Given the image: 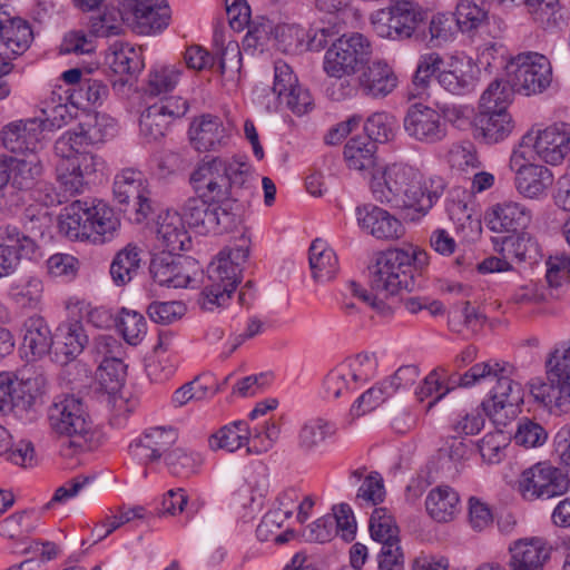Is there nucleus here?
Masks as SVG:
<instances>
[{
	"label": "nucleus",
	"instance_id": "27",
	"mask_svg": "<svg viewBox=\"0 0 570 570\" xmlns=\"http://www.w3.org/2000/svg\"><path fill=\"white\" fill-rule=\"evenodd\" d=\"M487 219L493 232L515 233L525 229L531 224L532 212L522 203L503 200L490 208Z\"/></svg>",
	"mask_w": 570,
	"mask_h": 570
},
{
	"label": "nucleus",
	"instance_id": "12",
	"mask_svg": "<svg viewBox=\"0 0 570 570\" xmlns=\"http://www.w3.org/2000/svg\"><path fill=\"white\" fill-rule=\"evenodd\" d=\"M510 82L514 91L525 96L540 94L552 80L550 61L538 52H522L508 66Z\"/></svg>",
	"mask_w": 570,
	"mask_h": 570
},
{
	"label": "nucleus",
	"instance_id": "57",
	"mask_svg": "<svg viewBox=\"0 0 570 570\" xmlns=\"http://www.w3.org/2000/svg\"><path fill=\"white\" fill-rule=\"evenodd\" d=\"M124 30V18L121 11L117 8H107L104 12L90 18V32L95 37L120 36Z\"/></svg>",
	"mask_w": 570,
	"mask_h": 570
},
{
	"label": "nucleus",
	"instance_id": "54",
	"mask_svg": "<svg viewBox=\"0 0 570 570\" xmlns=\"http://www.w3.org/2000/svg\"><path fill=\"white\" fill-rule=\"evenodd\" d=\"M80 125L85 131L82 135L90 145L104 142L117 134L116 120L106 114L89 116Z\"/></svg>",
	"mask_w": 570,
	"mask_h": 570
},
{
	"label": "nucleus",
	"instance_id": "47",
	"mask_svg": "<svg viewBox=\"0 0 570 570\" xmlns=\"http://www.w3.org/2000/svg\"><path fill=\"white\" fill-rule=\"evenodd\" d=\"M368 530L371 538L381 543H400V530L393 515L385 508H375L371 514Z\"/></svg>",
	"mask_w": 570,
	"mask_h": 570
},
{
	"label": "nucleus",
	"instance_id": "31",
	"mask_svg": "<svg viewBox=\"0 0 570 570\" xmlns=\"http://www.w3.org/2000/svg\"><path fill=\"white\" fill-rule=\"evenodd\" d=\"M157 240L167 253H179L191 246V238L180 213L166 212L158 217Z\"/></svg>",
	"mask_w": 570,
	"mask_h": 570
},
{
	"label": "nucleus",
	"instance_id": "46",
	"mask_svg": "<svg viewBox=\"0 0 570 570\" xmlns=\"http://www.w3.org/2000/svg\"><path fill=\"white\" fill-rule=\"evenodd\" d=\"M454 17L463 32L480 28L488 19L487 0H459Z\"/></svg>",
	"mask_w": 570,
	"mask_h": 570
},
{
	"label": "nucleus",
	"instance_id": "6",
	"mask_svg": "<svg viewBox=\"0 0 570 570\" xmlns=\"http://www.w3.org/2000/svg\"><path fill=\"white\" fill-rule=\"evenodd\" d=\"M547 382L533 380L530 392L544 406L570 407V345L556 347L547 358Z\"/></svg>",
	"mask_w": 570,
	"mask_h": 570
},
{
	"label": "nucleus",
	"instance_id": "2",
	"mask_svg": "<svg viewBox=\"0 0 570 570\" xmlns=\"http://www.w3.org/2000/svg\"><path fill=\"white\" fill-rule=\"evenodd\" d=\"M250 239L240 236L236 244L222 250L207 267V281L199 294L198 304L213 312L227 305L242 279L243 267L249 256Z\"/></svg>",
	"mask_w": 570,
	"mask_h": 570
},
{
	"label": "nucleus",
	"instance_id": "45",
	"mask_svg": "<svg viewBox=\"0 0 570 570\" xmlns=\"http://www.w3.org/2000/svg\"><path fill=\"white\" fill-rule=\"evenodd\" d=\"M214 204L198 196L188 198L183 207L180 215L188 226L197 233L206 235L210 233Z\"/></svg>",
	"mask_w": 570,
	"mask_h": 570
},
{
	"label": "nucleus",
	"instance_id": "44",
	"mask_svg": "<svg viewBox=\"0 0 570 570\" xmlns=\"http://www.w3.org/2000/svg\"><path fill=\"white\" fill-rule=\"evenodd\" d=\"M10 180L18 188H29L33 180L42 173V166L37 153L7 158Z\"/></svg>",
	"mask_w": 570,
	"mask_h": 570
},
{
	"label": "nucleus",
	"instance_id": "56",
	"mask_svg": "<svg viewBox=\"0 0 570 570\" xmlns=\"http://www.w3.org/2000/svg\"><path fill=\"white\" fill-rule=\"evenodd\" d=\"M347 291L352 297L357 298L368 307H371L379 316L390 317L393 315L395 305L384 294H379L373 291L363 287L356 282H350L347 284Z\"/></svg>",
	"mask_w": 570,
	"mask_h": 570
},
{
	"label": "nucleus",
	"instance_id": "55",
	"mask_svg": "<svg viewBox=\"0 0 570 570\" xmlns=\"http://www.w3.org/2000/svg\"><path fill=\"white\" fill-rule=\"evenodd\" d=\"M235 203L236 202L228 198L218 204H214L210 233H228L242 224V215Z\"/></svg>",
	"mask_w": 570,
	"mask_h": 570
},
{
	"label": "nucleus",
	"instance_id": "53",
	"mask_svg": "<svg viewBox=\"0 0 570 570\" xmlns=\"http://www.w3.org/2000/svg\"><path fill=\"white\" fill-rule=\"evenodd\" d=\"M484 322L485 316L470 302L456 304L449 314V326L456 333H461L463 327L475 333L482 328Z\"/></svg>",
	"mask_w": 570,
	"mask_h": 570
},
{
	"label": "nucleus",
	"instance_id": "28",
	"mask_svg": "<svg viewBox=\"0 0 570 570\" xmlns=\"http://www.w3.org/2000/svg\"><path fill=\"white\" fill-rule=\"evenodd\" d=\"M362 68L357 83L362 92L372 98H384L397 87V76L385 60L375 59Z\"/></svg>",
	"mask_w": 570,
	"mask_h": 570
},
{
	"label": "nucleus",
	"instance_id": "13",
	"mask_svg": "<svg viewBox=\"0 0 570 570\" xmlns=\"http://www.w3.org/2000/svg\"><path fill=\"white\" fill-rule=\"evenodd\" d=\"M105 160L95 154L58 157L56 176L65 194L75 196L85 191L98 173L105 169Z\"/></svg>",
	"mask_w": 570,
	"mask_h": 570
},
{
	"label": "nucleus",
	"instance_id": "34",
	"mask_svg": "<svg viewBox=\"0 0 570 570\" xmlns=\"http://www.w3.org/2000/svg\"><path fill=\"white\" fill-rule=\"evenodd\" d=\"M132 12L136 29L142 35L161 31L168 26L170 19L166 0H134Z\"/></svg>",
	"mask_w": 570,
	"mask_h": 570
},
{
	"label": "nucleus",
	"instance_id": "49",
	"mask_svg": "<svg viewBox=\"0 0 570 570\" xmlns=\"http://www.w3.org/2000/svg\"><path fill=\"white\" fill-rule=\"evenodd\" d=\"M164 462L170 474L188 478L198 471L203 459L198 452L185 448H175L166 454Z\"/></svg>",
	"mask_w": 570,
	"mask_h": 570
},
{
	"label": "nucleus",
	"instance_id": "63",
	"mask_svg": "<svg viewBox=\"0 0 570 570\" xmlns=\"http://www.w3.org/2000/svg\"><path fill=\"white\" fill-rule=\"evenodd\" d=\"M487 412L483 405L463 409L453 420L452 429L458 434L474 435L484 426Z\"/></svg>",
	"mask_w": 570,
	"mask_h": 570
},
{
	"label": "nucleus",
	"instance_id": "18",
	"mask_svg": "<svg viewBox=\"0 0 570 570\" xmlns=\"http://www.w3.org/2000/svg\"><path fill=\"white\" fill-rule=\"evenodd\" d=\"M0 278L11 275L21 258L37 259L41 256L38 243L31 236H23L17 226L0 227Z\"/></svg>",
	"mask_w": 570,
	"mask_h": 570
},
{
	"label": "nucleus",
	"instance_id": "19",
	"mask_svg": "<svg viewBox=\"0 0 570 570\" xmlns=\"http://www.w3.org/2000/svg\"><path fill=\"white\" fill-rule=\"evenodd\" d=\"M509 166L515 175L517 190L527 198L539 199L553 184L551 170L544 166L528 163L520 150H513Z\"/></svg>",
	"mask_w": 570,
	"mask_h": 570
},
{
	"label": "nucleus",
	"instance_id": "1",
	"mask_svg": "<svg viewBox=\"0 0 570 570\" xmlns=\"http://www.w3.org/2000/svg\"><path fill=\"white\" fill-rule=\"evenodd\" d=\"M445 183L441 177L423 179L419 169L405 164H392L381 173L373 174L371 190L373 197L392 208L413 209L420 219L443 195Z\"/></svg>",
	"mask_w": 570,
	"mask_h": 570
},
{
	"label": "nucleus",
	"instance_id": "35",
	"mask_svg": "<svg viewBox=\"0 0 570 570\" xmlns=\"http://www.w3.org/2000/svg\"><path fill=\"white\" fill-rule=\"evenodd\" d=\"M435 370H442L443 372L439 377V381H441L442 392H440L438 396L429 403V409L458 387H471L483 383L484 375L489 374L491 366L487 364V362L476 363L463 374L450 371L446 366H438Z\"/></svg>",
	"mask_w": 570,
	"mask_h": 570
},
{
	"label": "nucleus",
	"instance_id": "9",
	"mask_svg": "<svg viewBox=\"0 0 570 570\" xmlns=\"http://www.w3.org/2000/svg\"><path fill=\"white\" fill-rule=\"evenodd\" d=\"M424 19L422 7L414 0H395L371 16L375 33L384 39H410Z\"/></svg>",
	"mask_w": 570,
	"mask_h": 570
},
{
	"label": "nucleus",
	"instance_id": "3",
	"mask_svg": "<svg viewBox=\"0 0 570 570\" xmlns=\"http://www.w3.org/2000/svg\"><path fill=\"white\" fill-rule=\"evenodd\" d=\"M114 210L101 200L77 199L59 215V230L70 239L110 240L119 228Z\"/></svg>",
	"mask_w": 570,
	"mask_h": 570
},
{
	"label": "nucleus",
	"instance_id": "21",
	"mask_svg": "<svg viewBox=\"0 0 570 570\" xmlns=\"http://www.w3.org/2000/svg\"><path fill=\"white\" fill-rule=\"evenodd\" d=\"M114 196L120 205H129L131 202L136 207V213L139 217L146 218L151 212V204L149 199V190L147 189L146 179L144 174L135 169H124L116 175L114 180Z\"/></svg>",
	"mask_w": 570,
	"mask_h": 570
},
{
	"label": "nucleus",
	"instance_id": "50",
	"mask_svg": "<svg viewBox=\"0 0 570 570\" xmlns=\"http://www.w3.org/2000/svg\"><path fill=\"white\" fill-rule=\"evenodd\" d=\"M61 352L67 358H75L88 344V335L81 322L72 320L58 327Z\"/></svg>",
	"mask_w": 570,
	"mask_h": 570
},
{
	"label": "nucleus",
	"instance_id": "48",
	"mask_svg": "<svg viewBox=\"0 0 570 570\" xmlns=\"http://www.w3.org/2000/svg\"><path fill=\"white\" fill-rule=\"evenodd\" d=\"M502 253L518 263H533L541 256L537 239L529 233H520L503 242Z\"/></svg>",
	"mask_w": 570,
	"mask_h": 570
},
{
	"label": "nucleus",
	"instance_id": "43",
	"mask_svg": "<svg viewBox=\"0 0 570 570\" xmlns=\"http://www.w3.org/2000/svg\"><path fill=\"white\" fill-rule=\"evenodd\" d=\"M181 71L176 66H157L153 68L145 81L144 92L148 97H171V92L179 79Z\"/></svg>",
	"mask_w": 570,
	"mask_h": 570
},
{
	"label": "nucleus",
	"instance_id": "20",
	"mask_svg": "<svg viewBox=\"0 0 570 570\" xmlns=\"http://www.w3.org/2000/svg\"><path fill=\"white\" fill-rule=\"evenodd\" d=\"M178 440V431L173 426H153L129 445V452L141 463H155L164 460Z\"/></svg>",
	"mask_w": 570,
	"mask_h": 570
},
{
	"label": "nucleus",
	"instance_id": "25",
	"mask_svg": "<svg viewBox=\"0 0 570 570\" xmlns=\"http://www.w3.org/2000/svg\"><path fill=\"white\" fill-rule=\"evenodd\" d=\"M175 254L163 253L155 256L149 265L150 275L161 286L187 287L191 281L189 268L194 263L188 257H176Z\"/></svg>",
	"mask_w": 570,
	"mask_h": 570
},
{
	"label": "nucleus",
	"instance_id": "41",
	"mask_svg": "<svg viewBox=\"0 0 570 570\" xmlns=\"http://www.w3.org/2000/svg\"><path fill=\"white\" fill-rule=\"evenodd\" d=\"M208 443L214 451L224 450L233 453L252 443L249 426L245 421H234L212 434Z\"/></svg>",
	"mask_w": 570,
	"mask_h": 570
},
{
	"label": "nucleus",
	"instance_id": "32",
	"mask_svg": "<svg viewBox=\"0 0 570 570\" xmlns=\"http://www.w3.org/2000/svg\"><path fill=\"white\" fill-rule=\"evenodd\" d=\"M512 116L504 109H480L475 118V131L485 144H498L507 139L514 129Z\"/></svg>",
	"mask_w": 570,
	"mask_h": 570
},
{
	"label": "nucleus",
	"instance_id": "15",
	"mask_svg": "<svg viewBox=\"0 0 570 570\" xmlns=\"http://www.w3.org/2000/svg\"><path fill=\"white\" fill-rule=\"evenodd\" d=\"M522 145L532 146L542 161L558 165L570 153V125L557 122L544 129L530 131L522 138Z\"/></svg>",
	"mask_w": 570,
	"mask_h": 570
},
{
	"label": "nucleus",
	"instance_id": "29",
	"mask_svg": "<svg viewBox=\"0 0 570 570\" xmlns=\"http://www.w3.org/2000/svg\"><path fill=\"white\" fill-rule=\"evenodd\" d=\"M360 227L380 239L400 238L404 228L402 223L387 210L367 204L356 208Z\"/></svg>",
	"mask_w": 570,
	"mask_h": 570
},
{
	"label": "nucleus",
	"instance_id": "8",
	"mask_svg": "<svg viewBox=\"0 0 570 570\" xmlns=\"http://www.w3.org/2000/svg\"><path fill=\"white\" fill-rule=\"evenodd\" d=\"M372 56V43L360 32L344 33L325 51L324 72L332 78L341 79L357 73Z\"/></svg>",
	"mask_w": 570,
	"mask_h": 570
},
{
	"label": "nucleus",
	"instance_id": "37",
	"mask_svg": "<svg viewBox=\"0 0 570 570\" xmlns=\"http://www.w3.org/2000/svg\"><path fill=\"white\" fill-rule=\"evenodd\" d=\"M425 508L436 522H450L460 510L459 494L449 485H439L429 492Z\"/></svg>",
	"mask_w": 570,
	"mask_h": 570
},
{
	"label": "nucleus",
	"instance_id": "22",
	"mask_svg": "<svg viewBox=\"0 0 570 570\" xmlns=\"http://www.w3.org/2000/svg\"><path fill=\"white\" fill-rule=\"evenodd\" d=\"M33 41L31 24L19 17H11L0 3V55L16 59L23 55Z\"/></svg>",
	"mask_w": 570,
	"mask_h": 570
},
{
	"label": "nucleus",
	"instance_id": "58",
	"mask_svg": "<svg viewBox=\"0 0 570 570\" xmlns=\"http://www.w3.org/2000/svg\"><path fill=\"white\" fill-rule=\"evenodd\" d=\"M396 128L395 117L386 111H377L371 115L364 126L366 135L372 141L386 142L394 137Z\"/></svg>",
	"mask_w": 570,
	"mask_h": 570
},
{
	"label": "nucleus",
	"instance_id": "33",
	"mask_svg": "<svg viewBox=\"0 0 570 570\" xmlns=\"http://www.w3.org/2000/svg\"><path fill=\"white\" fill-rule=\"evenodd\" d=\"M22 350L32 360L47 355L53 344L52 333L42 316L33 315L22 324Z\"/></svg>",
	"mask_w": 570,
	"mask_h": 570
},
{
	"label": "nucleus",
	"instance_id": "59",
	"mask_svg": "<svg viewBox=\"0 0 570 570\" xmlns=\"http://www.w3.org/2000/svg\"><path fill=\"white\" fill-rule=\"evenodd\" d=\"M118 328L122 337L130 345H137L147 333V323L145 317L127 308H122L119 316Z\"/></svg>",
	"mask_w": 570,
	"mask_h": 570
},
{
	"label": "nucleus",
	"instance_id": "7",
	"mask_svg": "<svg viewBox=\"0 0 570 570\" xmlns=\"http://www.w3.org/2000/svg\"><path fill=\"white\" fill-rule=\"evenodd\" d=\"M48 421L52 432L70 439L76 448H83L92 433V420L82 400L75 395H63L55 400L48 410Z\"/></svg>",
	"mask_w": 570,
	"mask_h": 570
},
{
	"label": "nucleus",
	"instance_id": "51",
	"mask_svg": "<svg viewBox=\"0 0 570 570\" xmlns=\"http://www.w3.org/2000/svg\"><path fill=\"white\" fill-rule=\"evenodd\" d=\"M126 365L120 358L100 361L96 379L102 393H116L122 390L126 380Z\"/></svg>",
	"mask_w": 570,
	"mask_h": 570
},
{
	"label": "nucleus",
	"instance_id": "52",
	"mask_svg": "<svg viewBox=\"0 0 570 570\" xmlns=\"http://www.w3.org/2000/svg\"><path fill=\"white\" fill-rule=\"evenodd\" d=\"M352 383L358 387L360 384L373 379L376 374L377 360L374 354L360 353L347 357L338 364Z\"/></svg>",
	"mask_w": 570,
	"mask_h": 570
},
{
	"label": "nucleus",
	"instance_id": "60",
	"mask_svg": "<svg viewBox=\"0 0 570 570\" xmlns=\"http://www.w3.org/2000/svg\"><path fill=\"white\" fill-rule=\"evenodd\" d=\"M85 134L81 125L62 134L55 142V154L57 157L77 156L78 154H90L86 150L90 142L82 135Z\"/></svg>",
	"mask_w": 570,
	"mask_h": 570
},
{
	"label": "nucleus",
	"instance_id": "38",
	"mask_svg": "<svg viewBox=\"0 0 570 570\" xmlns=\"http://www.w3.org/2000/svg\"><path fill=\"white\" fill-rule=\"evenodd\" d=\"M309 267L315 282L326 283L335 278L338 272V259L326 242L316 238L309 246Z\"/></svg>",
	"mask_w": 570,
	"mask_h": 570
},
{
	"label": "nucleus",
	"instance_id": "24",
	"mask_svg": "<svg viewBox=\"0 0 570 570\" xmlns=\"http://www.w3.org/2000/svg\"><path fill=\"white\" fill-rule=\"evenodd\" d=\"M552 547L542 538L519 539L509 546L510 570H543Z\"/></svg>",
	"mask_w": 570,
	"mask_h": 570
},
{
	"label": "nucleus",
	"instance_id": "62",
	"mask_svg": "<svg viewBox=\"0 0 570 570\" xmlns=\"http://www.w3.org/2000/svg\"><path fill=\"white\" fill-rule=\"evenodd\" d=\"M32 530L33 528L23 512L11 514L0 523V535L11 540L16 546L27 543Z\"/></svg>",
	"mask_w": 570,
	"mask_h": 570
},
{
	"label": "nucleus",
	"instance_id": "23",
	"mask_svg": "<svg viewBox=\"0 0 570 570\" xmlns=\"http://www.w3.org/2000/svg\"><path fill=\"white\" fill-rule=\"evenodd\" d=\"M479 69L471 59L452 56L438 73V83L449 94L464 96L475 90Z\"/></svg>",
	"mask_w": 570,
	"mask_h": 570
},
{
	"label": "nucleus",
	"instance_id": "39",
	"mask_svg": "<svg viewBox=\"0 0 570 570\" xmlns=\"http://www.w3.org/2000/svg\"><path fill=\"white\" fill-rule=\"evenodd\" d=\"M335 433L334 424L323 417L305 421L296 436L297 449L304 454L315 453L322 443Z\"/></svg>",
	"mask_w": 570,
	"mask_h": 570
},
{
	"label": "nucleus",
	"instance_id": "30",
	"mask_svg": "<svg viewBox=\"0 0 570 570\" xmlns=\"http://www.w3.org/2000/svg\"><path fill=\"white\" fill-rule=\"evenodd\" d=\"M194 148L200 153L217 150L228 141V134L223 121L213 115H203L195 119L189 128Z\"/></svg>",
	"mask_w": 570,
	"mask_h": 570
},
{
	"label": "nucleus",
	"instance_id": "42",
	"mask_svg": "<svg viewBox=\"0 0 570 570\" xmlns=\"http://www.w3.org/2000/svg\"><path fill=\"white\" fill-rule=\"evenodd\" d=\"M376 144L370 137L356 136L344 146V160L350 169L370 170L376 161Z\"/></svg>",
	"mask_w": 570,
	"mask_h": 570
},
{
	"label": "nucleus",
	"instance_id": "4",
	"mask_svg": "<svg viewBox=\"0 0 570 570\" xmlns=\"http://www.w3.org/2000/svg\"><path fill=\"white\" fill-rule=\"evenodd\" d=\"M413 259L412 254L399 248L380 253L368 266L370 287L384 294L395 305L397 294L414 288Z\"/></svg>",
	"mask_w": 570,
	"mask_h": 570
},
{
	"label": "nucleus",
	"instance_id": "5",
	"mask_svg": "<svg viewBox=\"0 0 570 570\" xmlns=\"http://www.w3.org/2000/svg\"><path fill=\"white\" fill-rule=\"evenodd\" d=\"M491 366L484 382L495 384L491 387L489 397L482 402L488 417L495 424L505 426L519 412L523 403L524 392L521 384L511 377V368L495 361H488Z\"/></svg>",
	"mask_w": 570,
	"mask_h": 570
},
{
	"label": "nucleus",
	"instance_id": "16",
	"mask_svg": "<svg viewBox=\"0 0 570 570\" xmlns=\"http://www.w3.org/2000/svg\"><path fill=\"white\" fill-rule=\"evenodd\" d=\"M403 126L409 137L422 144H438L448 135L442 115L421 102L413 104L407 108Z\"/></svg>",
	"mask_w": 570,
	"mask_h": 570
},
{
	"label": "nucleus",
	"instance_id": "40",
	"mask_svg": "<svg viewBox=\"0 0 570 570\" xmlns=\"http://www.w3.org/2000/svg\"><path fill=\"white\" fill-rule=\"evenodd\" d=\"M141 254L140 247L129 243L115 255L110 265V276L116 285H126L137 275Z\"/></svg>",
	"mask_w": 570,
	"mask_h": 570
},
{
	"label": "nucleus",
	"instance_id": "14",
	"mask_svg": "<svg viewBox=\"0 0 570 570\" xmlns=\"http://www.w3.org/2000/svg\"><path fill=\"white\" fill-rule=\"evenodd\" d=\"M189 109L188 101L183 97H163L148 106L140 115L139 130L146 141L163 138L169 126L183 118Z\"/></svg>",
	"mask_w": 570,
	"mask_h": 570
},
{
	"label": "nucleus",
	"instance_id": "11",
	"mask_svg": "<svg viewBox=\"0 0 570 570\" xmlns=\"http://www.w3.org/2000/svg\"><path fill=\"white\" fill-rule=\"evenodd\" d=\"M46 385V377L31 368L0 372V412L8 414L14 409H27Z\"/></svg>",
	"mask_w": 570,
	"mask_h": 570
},
{
	"label": "nucleus",
	"instance_id": "10",
	"mask_svg": "<svg viewBox=\"0 0 570 570\" xmlns=\"http://www.w3.org/2000/svg\"><path fill=\"white\" fill-rule=\"evenodd\" d=\"M569 476L548 461L524 469L518 478L517 489L525 501L546 500L568 492Z\"/></svg>",
	"mask_w": 570,
	"mask_h": 570
},
{
	"label": "nucleus",
	"instance_id": "17",
	"mask_svg": "<svg viewBox=\"0 0 570 570\" xmlns=\"http://www.w3.org/2000/svg\"><path fill=\"white\" fill-rule=\"evenodd\" d=\"M225 158L204 160L190 175V184L198 197L213 204L230 198Z\"/></svg>",
	"mask_w": 570,
	"mask_h": 570
},
{
	"label": "nucleus",
	"instance_id": "26",
	"mask_svg": "<svg viewBox=\"0 0 570 570\" xmlns=\"http://www.w3.org/2000/svg\"><path fill=\"white\" fill-rule=\"evenodd\" d=\"M42 121L32 118L9 124L2 130L3 146L13 154L28 155L41 148Z\"/></svg>",
	"mask_w": 570,
	"mask_h": 570
},
{
	"label": "nucleus",
	"instance_id": "36",
	"mask_svg": "<svg viewBox=\"0 0 570 570\" xmlns=\"http://www.w3.org/2000/svg\"><path fill=\"white\" fill-rule=\"evenodd\" d=\"M226 176L228 177L229 195L233 202L253 196L256 176L252 166L236 158H225Z\"/></svg>",
	"mask_w": 570,
	"mask_h": 570
},
{
	"label": "nucleus",
	"instance_id": "64",
	"mask_svg": "<svg viewBox=\"0 0 570 570\" xmlns=\"http://www.w3.org/2000/svg\"><path fill=\"white\" fill-rule=\"evenodd\" d=\"M111 69L118 75L132 76L142 69L140 55L130 47H121L108 56Z\"/></svg>",
	"mask_w": 570,
	"mask_h": 570
},
{
	"label": "nucleus",
	"instance_id": "61",
	"mask_svg": "<svg viewBox=\"0 0 570 570\" xmlns=\"http://www.w3.org/2000/svg\"><path fill=\"white\" fill-rule=\"evenodd\" d=\"M512 86L499 79L493 80L480 97V109H504L508 110V105L511 101Z\"/></svg>",
	"mask_w": 570,
	"mask_h": 570
}]
</instances>
